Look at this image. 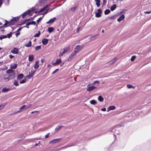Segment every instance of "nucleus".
<instances>
[{
	"instance_id": "33",
	"label": "nucleus",
	"mask_w": 151,
	"mask_h": 151,
	"mask_svg": "<svg viewBox=\"0 0 151 151\" xmlns=\"http://www.w3.org/2000/svg\"><path fill=\"white\" fill-rule=\"evenodd\" d=\"M31 41H30L29 42V43L27 45H26V46L27 47H30L31 45H32V44H31Z\"/></svg>"
},
{
	"instance_id": "25",
	"label": "nucleus",
	"mask_w": 151,
	"mask_h": 151,
	"mask_svg": "<svg viewBox=\"0 0 151 151\" xmlns=\"http://www.w3.org/2000/svg\"><path fill=\"white\" fill-rule=\"evenodd\" d=\"M6 72L8 73H12L13 74L14 73H15L14 71L12 69H9L6 71Z\"/></svg>"
},
{
	"instance_id": "26",
	"label": "nucleus",
	"mask_w": 151,
	"mask_h": 151,
	"mask_svg": "<svg viewBox=\"0 0 151 151\" xmlns=\"http://www.w3.org/2000/svg\"><path fill=\"white\" fill-rule=\"evenodd\" d=\"M98 100L99 101L101 102H102L104 101V99L101 96H99Z\"/></svg>"
},
{
	"instance_id": "1",
	"label": "nucleus",
	"mask_w": 151,
	"mask_h": 151,
	"mask_svg": "<svg viewBox=\"0 0 151 151\" xmlns=\"http://www.w3.org/2000/svg\"><path fill=\"white\" fill-rule=\"evenodd\" d=\"M19 18L18 17L14 18L12 19L9 22V24L10 25H13L14 23L15 22H17L19 20Z\"/></svg>"
},
{
	"instance_id": "23",
	"label": "nucleus",
	"mask_w": 151,
	"mask_h": 151,
	"mask_svg": "<svg viewBox=\"0 0 151 151\" xmlns=\"http://www.w3.org/2000/svg\"><path fill=\"white\" fill-rule=\"evenodd\" d=\"M116 8V4H114L112 6H111L110 8V9L111 11H113Z\"/></svg>"
},
{
	"instance_id": "49",
	"label": "nucleus",
	"mask_w": 151,
	"mask_h": 151,
	"mask_svg": "<svg viewBox=\"0 0 151 151\" xmlns=\"http://www.w3.org/2000/svg\"><path fill=\"white\" fill-rule=\"evenodd\" d=\"M12 33L11 32H10V33L7 35H6L7 37H8V38H10L12 36Z\"/></svg>"
},
{
	"instance_id": "55",
	"label": "nucleus",
	"mask_w": 151,
	"mask_h": 151,
	"mask_svg": "<svg viewBox=\"0 0 151 151\" xmlns=\"http://www.w3.org/2000/svg\"><path fill=\"white\" fill-rule=\"evenodd\" d=\"M49 134H50L49 133H48L45 136V138H47L48 137H49Z\"/></svg>"
},
{
	"instance_id": "34",
	"label": "nucleus",
	"mask_w": 151,
	"mask_h": 151,
	"mask_svg": "<svg viewBox=\"0 0 151 151\" xmlns=\"http://www.w3.org/2000/svg\"><path fill=\"white\" fill-rule=\"evenodd\" d=\"M25 105V109H27L28 108H29V107H30L32 105L30 104H28L27 105Z\"/></svg>"
},
{
	"instance_id": "6",
	"label": "nucleus",
	"mask_w": 151,
	"mask_h": 151,
	"mask_svg": "<svg viewBox=\"0 0 151 151\" xmlns=\"http://www.w3.org/2000/svg\"><path fill=\"white\" fill-rule=\"evenodd\" d=\"M56 19V18L55 17H54L50 19L49 21L47 22H46V23L47 24L52 23H53V22H54Z\"/></svg>"
},
{
	"instance_id": "56",
	"label": "nucleus",
	"mask_w": 151,
	"mask_h": 151,
	"mask_svg": "<svg viewBox=\"0 0 151 151\" xmlns=\"http://www.w3.org/2000/svg\"><path fill=\"white\" fill-rule=\"evenodd\" d=\"M19 35H20V32H19L17 31V32L16 33V35L17 37Z\"/></svg>"
},
{
	"instance_id": "13",
	"label": "nucleus",
	"mask_w": 151,
	"mask_h": 151,
	"mask_svg": "<svg viewBox=\"0 0 151 151\" xmlns=\"http://www.w3.org/2000/svg\"><path fill=\"white\" fill-rule=\"evenodd\" d=\"M124 18V15H122L118 19V22H120Z\"/></svg>"
},
{
	"instance_id": "4",
	"label": "nucleus",
	"mask_w": 151,
	"mask_h": 151,
	"mask_svg": "<svg viewBox=\"0 0 151 151\" xmlns=\"http://www.w3.org/2000/svg\"><path fill=\"white\" fill-rule=\"evenodd\" d=\"M8 75L9 76V80L14 78L16 76L15 73H14L12 74H10Z\"/></svg>"
},
{
	"instance_id": "18",
	"label": "nucleus",
	"mask_w": 151,
	"mask_h": 151,
	"mask_svg": "<svg viewBox=\"0 0 151 151\" xmlns=\"http://www.w3.org/2000/svg\"><path fill=\"white\" fill-rule=\"evenodd\" d=\"M35 73V71H31V72H29V78H31L32 77L34 73Z\"/></svg>"
},
{
	"instance_id": "5",
	"label": "nucleus",
	"mask_w": 151,
	"mask_h": 151,
	"mask_svg": "<svg viewBox=\"0 0 151 151\" xmlns=\"http://www.w3.org/2000/svg\"><path fill=\"white\" fill-rule=\"evenodd\" d=\"M11 52L14 54H17L18 53V50L17 48L14 47Z\"/></svg>"
},
{
	"instance_id": "15",
	"label": "nucleus",
	"mask_w": 151,
	"mask_h": 151,
	"mask_svg": "<svg viewBox=\"0 0 151 151\" xmlns=\"http://www.w3.org/2000/svg\"><path fill=\"white\" fill-rule=\"evenodd\" d=\"M28 58L29 60V61H32L34 60V56L33 55H30L29 56Z\"/></svg>"
},
{
	"instance_id": "46",
	"label": "nucleus",
	"mask_w": 151,
	"mask_h": 151,
	"mask_svg": "<svg viewBox=\"0 0 151 151\" xmlns=\"http://www.w3.org/2000/svg\"><path fill=\"white\" fill-rule=\"evenodd\" d=\"M5 104H3L2 105H0V110L1 109L4 108V106H5Z\"/></svg>"
},
{
	"instance_id": "7",
	"label": "nucleus",
	"mask_w": 151,
	"mask_h": 151,
	"mask_svg": "<svg viewBox=\"0 0 151 151\" xmlns=\"http://www.w3.org/2000/svg\"><path fill=\"white\" fill-rule=\"evenodd\" d=\"M96 88V87H95L94 86H91L88 87L87 88V90L89 91H91L94 89Z\"/></svg>"
},
{
	"instance_id": "22",
	"label": "nucleus",
	"mask_w": 151,
	"mask_h": 151,
	"mask_svg": "<svg viewBox=\"0 0 151 151\" xmlns=\"http://www.w3.org/2000/svg\"><path fill=\"white\" fill-rule=\"evenodd\" d=\"M10 90L9 88H6V87H5L2 89V91L3 92H6L9 91Z\"/></svg>"
},
{
	"instance_id": "42",
	"label": "nucleus",
	"mask_w": 151,
	"mask_h": 151,
	"mask_svg": "<svg viewBox=\"0 0 151 151\" xmlns=\"http://www.w3.org/2000/svg\"><path fill=\"white\" fill-rule=\"evenodd\" d=\"M65 53V52L64 51H60V54H59V56L60 57V56H62L63 55V54L64 53Z\"/></svg>"
},
{
	"instance_id": "3",
	"label": "nucleus",
	"mask_w": 151,
	"mask_h": 151,
	"mask_svg": "<svg viewBox=\"0 0 151 151\" xmlns=\"http://www.w3.org/2000/svg\"><path fill=\"white\" fill-rule=\"evenodd\" d=\"M83 47V46H80L78 45L75 48V50H76V51H78V53L82 49Z\"/></svg>"
},
{
	"instance_id": "64",
	"label": "nucleus",
	"mask_w": 151,
	"mask_h": 151,
	"mask_svg": "<svg viewBox=\"0 0 151 151\" xmlns=\"http://www.w3.org/2000/svg\"><path fill=\"white\" fill-rule=\"evenodd\" d=\"M41 17H40V18H39L37 21V22H39L40 20H41Z\"/></svg>"
},
{
	"instance_id": "31",
	"label": "nucleus",
	"mask_w": 151,
	"mask_h": 151,
	"mask_svg": "<svg viewBox=\"0 0 151 151\" xmlns=\"http://www.w3.org/2000/svg\"><path fill=\"white\" fill-rule=\"evenodd\" d=\"M40 31H38V32L37 33H36V34H35L34 36V37H39V36H40Z\"/></svg>"
},
{
	"instance_id": "16",
	"label": "nucleus",
	"mask_w": 151,
	"mask_h": 151,
	"mask_svg": "<svg viewBox=\"0 0 151 151\" xmlns=\"http://www.w3.org/2000/svg\"><path fill=\"white\" fill-rule=\"evenodd\" d=\"M39 63V62L38 61H36L35 63V64L34 65V68L35 69L37 68L39 66L38 65V64Z\"/></svg>"
},
{
	"instance_id": "47",
	"label": "nucleus",
	"mask_w": 151,
	"mask_h": 151,
	"mask_svg": "<svg viewBox=\"0 0 151 151\" xmlns=\"http://www.w3.org/2000/svg\"><path fill=\"white\" fill-rule=\"evenodd\" d=\"M26 13L27 12H25L22 14V18H24L25 17L26 15L27 14Z\"/></svg>"
},
{
	"instance_id": "48",
	"label": "nucleus",
	"mask_w": 151,
	"mask_h": 151,
	"mask_svg": "<svg viewBox=\"0 0 151 151\" xmlns=\"http://www.w3.org/2000/svg\"><path fill=\"white\" fill-rule=\"evenodd\" d=\"M127 86L128 88H133V86L132 85H131L128 84L127 85Z\"/></svg>"
},
{
	"instance_id": "27",
	"label": "nucleus",
	"mask_w": 151,
	"mask_h": 151,
	"mask_svg": "<svg viewBox=\"0 0 151 151\" xmlns=\"http://www.w3.org/2000/svg\"><path fill=\"white\" fill-rule=\"evenodd\" d=\"M78 51H76V50H75L74 51H73L72 53V56H73V57H75L77 54Z\"/></svg>"
},
{
	"instance_id": "32",
	"label": "nucleus",
	"mask_w": 151,
	"mask_h": 151,
	"mask_svg": "<svg viewBox=\"0 0 151 151\" xmlns=\"http://www.w3.org/2000/svg\"><path fill=\"white\" fill-rule=\"evenodd\" d=\"M70 49V47H66V48L63 49V51L65 52V53L68 50Z\"/></svg>"
},
{
	"instance_id": "58",
	"label": "nucleus",
	"mask_w": 151,
	"mask_h": 151,
	"mask_svg": "<svg viewBox=\"0 0 151 151\" xmlns=\"http://www.w3.org/2000/svg\"><path fill=\"white\" fill-rule=\"evenodd\" d=\"M3 0H0V7H1V6L2 4V3H3V2H2V1H3Z\"/></svg>"
},
{
	"instance_id": "10",
	"label": "nucleus",
	"mask_w": 151,
	"mask_h": 151,
	"mask_svg": "<svg viewBox=\"0 0 151 151\" xmlns=\"http://www.w3.org/2000/svg\"><path fill=\"white\" fill-rule=\"evenodd\" d=\"M17 66V63H13L11 64L10 65V68L12 69H15Z\"/></svg>"
},
{
	"instance_id": "35",
	"label": "nucleus",
	"mask_w": 151,
	"mask_h": 151,
	"mask_svg": "<svg viewBox=\"0 0 151 151\" xmlns=\"http://www.w3.org/2000/svg\"><path fill=\"white\" fill-rule=\"evenodd\" d=\"M116 60V59H114L113 60H112L110 61L109 62V63L110 64H111L114 63Z\"/></svg>"
},
{
	"instance_id": "61",
	"label": "nucleus",
	"mask_w": 151,
	"mask_h": 151,
	"mask_svg": "<svg viewBox=\"0 0 151 151\" xmlns=\"http://www.w3.org/2000/svg\"><path fill=\"white\" fill-rule=\"evenodd\" d=\"M20 112V110H19L18 111H17V112H14L13 114H17L19 112Z\"/></svg>"
},
{
	"instance_id": "57",
	"label": "nucleus",
	"mask_w": 151,
	"mask_h": 151,
	"mask_svg": "<svg viewBox=\"0 0 151 151\" xmlns=\"http://www.w3.org/2000/svg\"><path fill=\"white\" fill-rule=\"evenodd\" d=\"M9 58L11 59H12L14 57V56L12 55H9Z\"/></svg>"
},
{
	"instance_id": "59",
	"label": "nucleus",
	"mask_w": 151,
	"mask_h": 151,
	"mask_svg": "<svg viewBox=\"0 0 151 151\" xmlns=\"http://www.w3.org/2000/svg\"><path fill=\"white\" fill-rule=\"evenodd\" d=\"M58 70V69H56L55 70L53 71V72L52 73V74H53L57 72V71Z\"/></svg>"
},
{
	"instance_id": "30",
	"label": "nucleus",
	"mask_w": 151,
	"mask_h": 151,
	"mask_svg": "<svg viewBox=\"0 0 151 151\" xmlns=\"http://www.w3.org/2000/svg\"><path fill=\"white\" fill-rule=\"evenodd\" d=\"M110 12V11L108 9L106 10L104 12L105 14H109Z\"/></svg>"
},
{
	"instance_id": "17",
	"label": "nucleus",
	"mask_w": 151,
	"mask_h": 151,
	"mask_svg": "<svg viewBox=\"0 0 151 151\" xmlns=\"http://www.w3.org/2000/svg\"><path fill=\"white\" fill-rule=\"evenodd\" d=\"M62 125H59L55 129V132H57L62 127Z\"/></svg>"
},
{
	"instance_id": "36",
	"label": "nucleus",
	"mask_w": 151,
	"mask_h": 151,
	"mask_svg": "<svg viewBox=\"0 0 151 151\" xmlns=\"http://www.w3.org/2000/svg\"><path fill=\"white\" fill-rule=\"evenodd\" d=\"M77 8V6L73 7L71 9V10L72 12H74V11H75L76 9Z\"/></svg>"
},
{
	"instance_id": "19",
	"label": "nucleus",
	"mask_w": 151,
	"mask_h": 151,
	"mask_svg": "<svg viewBox=\"0 0 151 151\" xmlns=\"http://www.w3.org/2000/svg\"><path fill=\"white\" fill-rule=\"evenodd\" d=\"M4 78L6 81H8L9 80L8 75H5L4 76Z\"/></svg>"
},
{
	"instance_id": "44",
	"label": "nucleus",
	"mask_w": 151,
	"mask_h": 151,
	"mask_svg": "<svg viewBox=\"0 0 151 151\" xmlns=\"http://www.w3.org/2000/svg\"><path fill=\"white\" fill-rule=\"evenodd\" d=\"M57 63H58V64H59V63H61V60L60 59H58L56 60Z\"/></svg>"
},
{
	"instance_id": "53",
	"label": "nucleus",
	"mask_w": 151,
	"mask_h": 151,
	"mask_svg": "<svg viewBox=\"0 0 151 151\" xmlns=\"http://www.w3.org/2000/svg\"><path fill=\"white\" fill-rule=\"evenodd\" d=\"M25 82V81L24 80H22L21 81H20V83H23Z\"/></svg>"
},
{
	"instance_id": "14",
	"label": "nucleus",
	"mask_w": 151,
	"mask_h": 151,
	"mask_svg": "<svg viewBox=\"0 0 151 151\" xmlns=\"http://www.w3.org/2000/svg\"><path fill=\"white\" fill-rule=\"evenodd\" d=\"M115 109V107L113 106H111L109 107L107 109V111H109L111 110H114Z\"/></svg>"
},
{
	"instance_id": "41",
	"label": "nucleus",
	"mask_w": 151,
	"mask_h": 151,
	"mask_svg": "<svg viewBox=\"0 0 151 151\" xmlns=\"http://www.w3.org/2000/svg\"><path fill=\"white\" fill-rule=\"evenodd\" d=\"M95 14L96 17H99L101 16V15L99 13H96Z\"/></svg>"
},
{
	"instance_id": "43",
	"label": "nucleus",
	"mask_w": 151,
	"mask_h": 151,
	"mask_svg": "<svg viewBox=\"0 0 151 151\" xmlns=\"http://www.w3.org/2000/svg\"><path fill=\"white\" fill-rule=\"evenodd\" d=\"M74 57L73 56H72V55L70 56L68 58V61H70Z\"/></svg>"
},
{
	"instance_id": "20",
	"label": "nucleus",
	"mask_w": 151,
	"mask_h": 151,
	"mask_svg": "<svg viewBox=\"0 0 151 151\" xmlns=\"http://www.w3.org/2000/svg\"><path fill=\"white\" fill-rule=\"evenodd\" d=\"M54 30V29L53 27H50L48 28V32L49 33H51L53 32Z\"/></svg>"
},
{
	"instance_id": "38",
	"label": "nucleus",
	"mask_w": 151,
	"mask_h": 151,
	"mask_svg": "<svg viewBox=\"0 0 151 151\" xmlns=\"http://www.w3.org/2000/svg\"><path fill=\"white\" fill-rule=\"evenodd\" d=\"M14 85L16 86H18L19 85V84L18 82L17 81L14 80Z\"/></svg>"
},
{
	"instance_id": "63",
	"label": "nucleus",
	"mask_w": 151,
	"mask_h": 151,
	"mask_svg": "<svg viewBox=\"0 0 151 151\" xmlns=\"http://www.w3.org/2000/svg\"><path fill=\"white\" fill-rule=\"evenodd\" d=\"M106 108H104L101 109V110L102 111H106Z\"/></svg>"
},
{
	"instance_id": "45",
	"label": "nucleus",
	"mask_w": 151,
	"mask_h": 151,
	"mask_svg": "<svg viewBox=\"0 0 151 151\" xmlns=\"http://www.w3.org/2000/svg\"><path fill=\"white\" fill-rule=\"evenodd\" d=\"M98 36V35H95V36H93V37H92V39L93 40L96 39L97 38Z\"/></svg>"
},
{
	"instance_id": "11",
	"label": "nucleus",
	"mask_w": 151,
	"mask_h": 151,
	"mask_svg": "<svg viewBox=\"0 0 151 151\" xmlns=\"http://www.w3.org/2000/svg\"><path fill=\"white\" fill-rule=\"evenodd\" d=\"M48 42V40L46 38H44L42 40V42L43 45H45L47 44Z\"/></svg>"
},
{
	"instance_id": "62",
	"label": "nucleus",
	"mask_w": 151,
	"mask_h": 151,
	"mask_svg": "<svg viewBox=\"0 0 151 151\" xmlns=\"http://www.w3.org/2000/svg\"><path fill=\"white\" fill-rule=\"evenodd\" d=\"M144 13H145L149 14H150V13H151V11H149V12L146 11V12H144Z\"/></svg>"
},
{
	"instance_id": "8",
	"label": "nucleus",
	"mask_w": 151,
	"mask_h": 151,
	"mask_svg": "<svg viewBox=\"0 0 151 151\" xmlns=\"http://www.w3.org/2000/svg\"><path fill=\"white\" fill-rule=\"evenodd\" d=\"M49 7V6L48 5H47L45 7H44L43 8L41 9L40 10H39L38 12V14H40L42 12H43L44 10H45L46 9L48 8Z\"/></svg>"
},
{
	"instance_id": "2",
	"label": "nucleus",
	"mask_w": 151,
	"mask_h": 151,
	"mask_svg": "<svg viewBox=\"0 0 151 151\" xmlns=\"http://www.w3.org/2000/svg\"><path fill=\"white\" fill-rule=\"evenodd\" d=\"M61 139L60 138L56 139H53V140L51 141L50 142V144H55L57 143L60 141H61Z\"/></svg>"
},
{
	"instance_id": "28",
	"label": "nucleus",
	"mask_w": 151,
	"mask_h": 151,
	"mask_svg": "<svg viewBox=\"0 0 151 151\" xmlns=\"http://www.w3.org/2000/svg\"><path fill=\"white\" fill-rule=\"evenodd\" d=\"M90 103L91 104L93 105H95L97 103L96 101L94 100H91L90 101Z\"/></svg>"
},
{
	"instance_id": "40",
	"label": "nucleus",
	"mask_w": 151,
	"mask_h": 151,
	"mask_svg": "<svg viewBox=\"0 0 151 151\" xmlns=\"http://www.w3.org/2000/svg\"><path fill=\"white\" fill-rule=\"evenodd\" d=\"M41 48V46H36L35 47V49L36 50H40Z\"/></svg>"
},
{
	"instance_id": "9",
	"label": "nucleus",
	"mask_w": 151,
	"mask_h": 151,
	"mask_svg": "<svg viewBox=\"0 0 151 151\" xmlns=\"http://www.w3.org/2000/svg\"><path fill=\"white\" fill-rule=\"evenodd\" d=\"M34 12V10L33 9L32 10H30L29 9L27 10V11L26 12H27V14H29V15H30V16L32 15V14Z\"/></svg>"
},
{
	"instance_id": "21",
	"label": "nucleus",
	"mask_w": 151,
	"mask_h": 151,
	"mask_svg": "<svg viewBox=\"0 0 151 151\" xmlns=\"http://www.w3.org/2000/svg\"><path fill=\"white\" fill-rule=\"evenodd\" d=\"M23 77V75L22 74H19L17 77V79L18 80L22 79Z\"/></svg>"
},
{
	"instance_id": "54",
	"label": "nucleus",
	"mask_w": 151,
	"mask_h": 151,
	"mask_svg": "<svg viewBox=\"0 0 151 151\" xmlns=\"http://www.w3.org/2000/svg\"><path fill=\"white\" fill-rule=\"evenodd\" d=\"M9 23V22H7V21H6V22L4 24V25L5 26H7L8 25V24Z\"/></svg>"
},
{
	"instance_id": "29",
	"label": "nucleus",
	"mask_w": 151,
	"mask_h": 151,
	"mask_svg": "<svg viewBox=\"0 0 151 151\" xmlns=\"http://www.w3.org/2000/svg\"><path fill=\"white\" fill-rule=\"evenodd\" d=\"M23 109H25V105H23L19 108V110L20 111L23 110Z\"/></svg>"
},
{
	"instance_id": "24",
	"label": "nucleus",
	"mask_w": 151,
	"mask_h": 151,
	"mask_svg": "<svg viewBox=\"0 0 151 151\" xmlns=\"http://www.w3.org/2000/svg\"><path fill=\"white\" fill-rule=\"evenodd\" d=\"M96 2V4L98 7H99L100 5V0H94Z\"/></svg>"
},
{
	"instance_id": "52",
	"label": "nucleus",
	"mask_w": 151,
	"mask_h": 151,
	"mask_svg": "<svg viewBox=\"0 0 151 151\" xmlns=\"http://www.w3.org/2000/svg\"><path fill=\"white\" fill-rule=\"evenodd\" d=\"M47 0H41L40 1V2L41 3H44Z\"/></svg>"
},
{
	"instance_id": "50",
	"label": "nucleus",
	"mask_w": 151,
	"mask_h": 151,
	"mask_svg": "<svg viewBox=\"0 0 151 151\" xmlns=\"http://www.w3.org/2000/svg\"><path fill=\"white\" fill-rule=\"evenodd\" d=\"M98 13H99L100 14H101V13H102V10H101V9H98Z\"/></svg>"
},
{
	"instance_id": "12",
	"label": "nucleus",
	"mask_w": 151,
	"mask_h": 151,
	"mask_svg": "<svg viewBox=\"0 0 151 151\" xmlns=\"http://www.w3.org/2000/svg\"><path fill=\"white\" fill-rule=\"evenodd\" d=\"M110 131H111L112 132L114 133V136H115V135L116 134H119V132L117 130L114 129H113L111 130H110Z\"/></svg>"
},
{
	"instance_id": "39",
	"label": "nucleus",
	"mask_w": 151,
	"mask_h": 151,
	"mask_svg": "<svg viewBox=\"0 0 151 151\" xmlns=\"http://www.w3.org/2000/svg\"><path fill=\"white\" fill-rule=\"evenodd\" d=\"M136 58V56L134 55L132 56L131 58V61H133Z\"/></svg>"
},
{
	"instance_id": "60",
	"label": "nucleus",
	"mask_w": 151,
	"mask_h": 151,
	"mask_svg": "<svg viewBox=\"0 0 151 151\" xmlns=\"http://www.w3.org/2000/svg\"><path fill=\"white\" fill-rule=\"evenodd\" d=\"M40 141H39L38 142V143H36L35 145V146H38V145L40 144Z\"/></svg>"
},
{
	"instance_id": "37",
	"label": "nucleus",
	"mask_w": 151,
	"mask_h": 151,
	"mask_svg": "<svg viewBox=\"0 0 151 151\" xmlns=\"http://www.w3.org/2000/svg\"><path fill=\"white\" fill-rule=\"evenodd\" d=\"M6 37H7V36L1 35V36H0V39L1 40H2V39L6 38Z\"/></svg>"
},
{
	"instance_id": "51",
	"label": "nucleus",
	"mask_w": 151,
	"mask_h": 151,
	"mask_svg": "<svg viewBox=\"0 0 151 151\" xmlns=\"http://www.w3.org/2000/svg\"><path fill=\"white\" fill-rule=\"evenodd\" d=\"M31 24L35 25L36 22L35 21H32L30 22Z\"/></svg>"
}]
</instances>
